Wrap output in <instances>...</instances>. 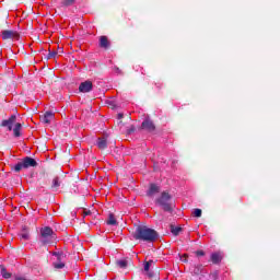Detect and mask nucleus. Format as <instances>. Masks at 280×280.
<instances>
[{"mask_svg":"<svg viewBox=\"0 0 280 280\" xmlns=\"http://www.w3.org/2000/svg\"><path fill=\"white\" fill-rule=\"evenodd\" d=\"M152 264H154L153 260H149L144 264V271L145 272H150V266H152Z\"/></svg>","mask_w":280,"mask_h":280,"instance_id":"25","label":"nucleus"},{"mask_svg":"<svg viewBox=\"0 0 280 280\" xmlns=\"http://www.w3.org/2000/svg\"><path fill=\"white\" fill-rule=\"evenodd\" d=\"M1 276L3 277V279H10L12 277L11 272H8V269H5V267L1 266Z\"/></svg>","mask_w":280,"mask_h":280,"instance_id":"19","label":"nucleus"},{"mask_svg":"<svg viewBox=\"0 0 280 280\" xmlns=\"http://www.w3.org/2000/svg\"><path fill=\"white\" fill-rule=\"evenodd\" d=\"M21 240H30V231L27 229H23L22 232L20 233Z\"/></svg>","mask_w":280,"mask_h":280,"instance_id":"20","label":"nucleus"},{"mask_svg":"<svg viewBox=\"0 0 280 280\" xmlns=\"http://www.w3.org/2000/svg\"><path fill=\"white\" fill-rule=\"evenodd\" d=\"M61 8H69V5H73L75 0H59Z\"/></svg>","mask_w":280,"mask_h":280,"instance_id":"18","label":"nucleus"},{"mask_svg":"<svg viewBox=\"0 0 280 280\" xmlns=\"http://www.w3.org/2000/svg\"><path fill=\"white\" fill-rule=\"evenodd\" d=\"M196 256L197 257H205V250H197Z\"/></svg>","mask_w":280,"mask_h":280,"instance_id":"29","label":"nucleus"},{"mask_svg":"<svg viewBox=\"0 0 280 280\" xmlns=\"http://www.w3.org/2000/svg\"><path fill=\"white\" fill-rule=\"evenodd\" d=\"M202 272H205V267H202V265H195L191 269V273L192 275H202Z\"/></svg>","mask_w":280,"mask_h":280,"instance_id":"15","label":"nucleus"},{"mask_svg":"<svg viewBox=\"0 0 280 280\" xmlns=\"http://www.w3.org/2000/svg\"><path fill=\"white\" fill-rule=\"evenodd\" d=\"M218 277H220V271H213L210 273V279L218 280Z\"/></svg>","mask_w":280,"mask_h":280,"instance_id":"26","label":"nucleus"},{"mask_svg":"<svg viewBox=\"0 0 280 280\" xmlns=\"http://www.w3.org/2000/svg\"><path fill=\"white\" fill-rule=\"evenodd\" d=\"M118 117H119V119H121V117H124V115H122V114H119Z\"/></svg>","mask_w":280,"mask_h":280,"instance_id":"31","label":"nucleus"},{"mask_svg":"<svg viewBox=\"0 0 280 280\" xmlns=\"http://www.w3.org/2000/svg\"><path fill=\"white\" fill-rule=\"evenodd\" d=\"M117 264L119 268H126V266H128V262L126 260H118Z\"/></svg>","mask_w":280,"mask_h":280,"instance_id":"27","label":"nucleus"},{"mask_svg":"<svg viewBox=\"0 0 280 280\" xmlns=\"http://www.w3.org/2000/svg\"><path fill=\"white\" fill-rule=\"evenodd\" d=\"M56 240V234L54 230L49 226H44L40 229V242L42 244H51Z\"/></svg>","mask_w":280,"mask_h":280,"instance_id":"2","label":"nucleus"},{"mask_svg":"<svg viewBox=\"0 0 280 280\" xmlns=\"http://www.w3.org/2000/svg\"><path fill=\"white\" fill-rule=\"evenodd\" d=\"M2 39L19 40V33L16 31H2Z\"/></svg>","mask_w":280,"mask_h":280,"instance_id":"6","label":"nucleus"},{"mask_svg":"<svg viewBox=\"0 0 280 280\" xmlns=\"http://www.w3.org/2000/svg\"><path fill=\"white\" fill-rule=\"evenodd\" d=\"M141 128L142 130H147L148 132H154V130L156 129L154 122H152V120L150 119H145L144 121H142Z\"/></svg>","mask_w":280,"mask_h":280,"instance_id":"8","label":"nucleus"},{"mask_svg":"<svg viewBox=\"0 0 280 280\" xmlns=\"http://www.w3.org/2000/svg\"><path fill=\"white\" fill-rule=\"evenodd\" d=\"M86 215H91L90 210H83V218H86Z\"/></svg>","mask_w":280,"mask_h":280,"instance_id":"30","label":"nucleus"},{"mask_svg":"<svg viewBox=\"0 0 280 280\" xmlns=\"http://www.w3.org/2000/svg\"><path fill=\"white\" fill-rule=\"evenodd\" d=\"M149 277H152V273L148 272Z\"/></svg>","mask_w":280,"mask_h":280,"instance_id":"32","label":"nucleus"},{"mask_svg":"<svg viewBox=\"0 0 280 280\" xmlns=\"http://www.w3.org/2000/svg\"><path fill=\"white\" fill-rule=\"evenodd\" d=\"M194 218H201L202 217V210L201 209H195L192 211Z\"/></svg>","mask_w":280,"mask_h":280,"instance_id":"23","label":"nucleus"},{"mask_svg":"<svg viewBox=\"0 0 280 280\" xmlns=\"http://www.w3.org/2000/svg\"><path fill=\"white\" fill-rule=\"evenodd\" d=\"M54 119V113L51 112H46L45 115L42 117L43 124H51V120Z\"/></svg>","mask_w":280,"mask_h":280,"instance_id":"11","label":"nucleus"},{"mask_svg":"<svg viewBox=\"0 0 280 280\" xmlns=\"http://www.w3.org/2000/svg\"><path fill=\"white\" fill-rule=\"evenodd\" d=\"M108 145V141L106 140V138H98L97 139V148L100 150H106Z\"/></svg>","mask_w":280,"mask_h":280,"instance_id":"12","label":"nucleus"},{"mask_svg":"<svg viewBox=\"0 0 280 280\" xmlns=\"http://www.w3.org/2000/svg\"><path fill=\"white\" fill-rule=\"evenodd\" d=\"M160 191H161V188L159 186H156L155 184H151L148 191V196L152 197L154 196V194H159Z\"/></svg>","mask_w":280,"mask_h":280,"instance_id":"13","label":"nucleus"},{"mask_svg":"<svg viewBox=\"0 0 280 280\" xmlns=\"http://www.w3.org/2000/svg\"><path fill=\"white\" fill-rule=\"evenodd\" d=\"M107 224L109 225V226H116V224H117V219H115V214H109L108 215V219H107Z\"/></svg>","mask_w":280,"mask_h":280,"instance_id":"17","label":"nucleus"},{"mask_svg":"<svg viewBox=\"0 0 280 280\" xmlns=\"http://www.w3.org/2000/svg\"><path fill=\"white\" fill-rule=\"evenodd\" d=\"M25 165L23 164V162H19L15 166L14 170L15 172H21V170H24Z\"/></svg>","mask_w":280,"mask_h":280,"instance_id":"24","label":"nucleus"},{"mask_svg":"<svg viewBox=\"0 0 280 280\" xmlns=\"http://www.w3.org/2000/svg\"><path fill=\"white\" fill-rule=\"evenodd\" d=\"M135 240H141L142 242H156L159 233L145 225H139L133 234Z\"/></svg>","mask_w":280,"mask_h":280,"instance_id":"1","label":"nucleus"},{"mask_svg":"<svg viewBox=\"0 0 280 280\" xmlns=\"http://www.w3.org/2000/svg\"><path fill=\"white\" fill-rule=\"evenodd\" d=\"M22 163L24 164V170H27V167H36V165H38V163L36 162V160L26 156L22 160Z\"/></svg>","mask_w":280,"mask_h":280,"instance_id":"9","label":"nucleus"},{"mask_svg":"<svg viewBox=\"0 0 280 280\" xmlns=\"http://www.w3.org/2000/svg\"><path fill=\"white\" fill-rule=\"evenodd\" d=\"M80 93H91L93 91V82L92 81H84L79 85Z\"/></svg>","mask_w":280,"mask_h":280,"instance_id":"5","label":"nucleus"},{"mask_svg":"<svg viewBox=\"0 0 280 280\" xmlns=\"http://www.w3.org/2000/svg\"><path fill=\"white\" fill-rule=\"evenodd\" d=\"M52 257H55V261L52 262V266L56 270H62L65 268V259L66 255L62 252H54Z\"/></svg>","mask_w":280,"mask_h":280,"instance_id":"3","label":"nucleus"},{"mask_svg":"<svg viewBox=\"0 0 280 280\" xmlns=\"http://www.w3.org/2000/svg\"><path fill=\"white\" fill-rule=\"evenodd\" d=\"M23 128V126L21 125V122H16L14 128H13V135L14 137H21V129Z\"/></svg>","mask_w":280,"mask_h":280,"instance_id":"16","label":"nucleus"},{"mask_svg":"<svg viewBox=\"0 0 280 280\" xmlns=\"http://www.w3.org/2000/svg\"><path fill=\"white\" fill-rule=\"evenodd\" d=\"M56 56H58V51H50L48 54V58H56Z\"/></svg>","mask_w":280,"mask_h":280,"instance_id":"28","label":"nucleus"},{"mask_svg":"<svg viewBox=\"0 0 280 280\" xmlns=\"http://www.w3.org/2000/svg\"><path fill=\"white\" fill-rule=\"evenodd\" d=\"M170 200H172V196L164 191L158 199V205H160L164 211H172V205L170 203Z\"/></svg>","mask_w":280,"mask_h":280,"instance_id":"4","label":"nucleus"},{"mask_svg":"<svg viewBox=\"0 0 280 280\" xmlns=\"http://www.w3.org/2000/svg\"><path fill=\"white\" fill-rule=\"evenodd\" d=\"M210 259H211L212 264H220V261H222V254L213 253V254H211Z\"/></svg>","mask_w":280,"mask_h":280,"instance_id":"14","label":"nucleus"},{"mask_svg":"<svg viewBox=\"0 0 280 280\" xmlns=\"http://www.w3.org/2000/svg\"><path fill=\"white\" fill-rule=\"evenodd\" d=\"M180 231H183L182 228L171 225V232L173 233V235H178V233H180Z\"/></svg>","mask_w":280,"mask_h":280,"instance_id":"22","label":"nucleus"},{"mask_svg":"<svg viewBox=\"0 0 280 280\" xmlns=\"http://www.w3.org/2000/svg\"><path fill=\"white\" fill-rule=\"evenodd\" d=\"M16 121V116L12 115L9 119L2 120L1 126L2 128H8L9 132H12V126Z\"/></svg>","mask_w":280,"mask_h":280,"instance_id":"7","label":"nucleus"},{"mask_svg":"<svg viewBox=\"0 0 280 280\" xmlns=\"http://www.w3.org/2000/svg\"><path fill=\"white\" fill-rule=\"evenodd\" d=\"M58 187H60V177H54L51 188L58 189Z\"/></svg>","mask_w":280,"mask_h":280,"instance_id":"21","label":"nucleus"},{"mask_svg":"<svg viewBox=\"0 0 280 280\" xmlns=\"http://www.w3.org/2000/svg\"><path fill=\"white\" fill-rule=\"evenodd\" d=\"M100 47L102 49H108V47H110V42L108 40V37L106 36L100 37Z\"/></svg>","mask_w":280,"mask_h":280,"instance_id":"10","label":"nucleus"}]
</instances>
